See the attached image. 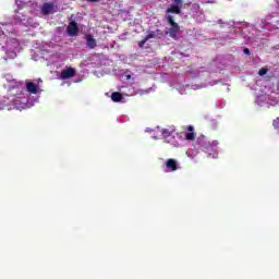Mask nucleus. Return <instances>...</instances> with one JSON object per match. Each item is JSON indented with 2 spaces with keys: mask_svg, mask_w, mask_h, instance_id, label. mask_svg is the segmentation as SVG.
I'll return each mask as SVG.
<instances>
[{
  "mask_svg": "<svg viewBox=\"0 0 279 279\" xmlns=\"http://www.w3.org/2000/svg\"><path fill=\"white\" fill-rule=\"evenodd\" d=\"M145 43H147L146 37H144V39L138 43V47H141V48L145 47Z\"/></svg>",
  "mask_w": 279,
  "mask_h": 279,
  "instance_id": "obj_30",
  "label": "nucleus"
},
{
  "mask_svg": "<svg viewBox=\"0 0 279 279\" xmlns=\"http://www.w3.org/2000/svg\"><path fill=\"white\" fill-rule=\"evenodd\" d=\"M239 27H238V32L239 34H241L243 32V27H247L250 24L242 22V23H238Z\"/></svg>",
  "mask_w": 279,
  "mask_h": 279,
  "instance_id": "obj_26",
  "label": "nucleus"
},
{
  "mask_svg": "<svg viewBox=\"0 0 279 279\" xmlns=\"http://www.w3.org/2000/svg\"><path fill=\"white\" fill-rule=\"evenodd\" d=\"M145 38H146V40H149L151 38H156V32L148 33Z\"/></svg>",
  "mask_w": 279,
  "mask_h": 279,
  "instance_id": "obj_27",
  "label": "nucleus"
},
{
  "mask_svg": "<svg viewBox=\"0 0 279 279\" xmlns=\"http://www.w3.org/2000/svg\"><path fill=\"white\" fill-rule=\"evenodd\" d=\"M2 38H5V34L0 29V40H2Z\"/></svg>",
  "mask_w": 279,
  "mask_h": 279,
  "instance_id": "obj_31",
  "label": "nucleus"
},
{
  "mask_svg": "<svg viewBox=\"0 0 279 279\" xmlns=\"http://www.w3.org/2000/svg\"><path fill=\"white\" fill-rule=\"evenodd\" d=\"M27 3H29V0H15V5H17V8H20V10L22 8H25L27 5Z\"/></svg>",
  "mask_w": 279,
  "mask_h": 279,
  "instance_id": "obj_21",
  "label": "nucleus"
},
{
  "mask_svg": "<svg viewBox=\"0 0 279 279\" xmlns=\"http://www.w3.org/2000/svg\"><path fill=\"white\" fill-rule=\"evenodd\" d=\"M121 93L126 97H134V95H138V94L145 95V90L137 89L136 87H134V85L122 86Z\"/></svg>",
  "mask_w": 279,
  "mask_h": 279,
  "instance_id": "obj_7",
  "label": "nucleus"
},
{
  "mask_svg": "<svg viewBox=\"0 0 279 279\" xmlns=\"http://www.w3.org/2000/svg\"><path fill=\"white\" fill-rule=\"evenodd\" d=\"M219 81H213L209 83H202L201 85H186V88H191L192 90H198V88H206L207 86H215Z\"/></svg>",
  "mask_w": 279,
  "mask_h": 279,
  "instance_id": "obj_14",
  "label": "nucleus"
},
{
  "mask_svg": "<svg viewBox=\"0 0 279 279\" xmlns=\"http://www.w3.org/2000/svg\"><path fill=\"white\" fill-rule=\"evenodd\" d=\"M245 56H250V50L247 48H244Z\"/></svg>",
  "mask_w": 279,
  "mask_h": 279,
  "instance_id": "obj_32",
  "label": "nucleus"
},
{
  "mask_svg": "<svg viewBox=\"0 0 279 279\" xmlns=\"http://www.w3.org/2000/svg\"><path fill=\"white\" fill-rule=\"evenodd\" d=\"M12 110L13 109V105H12V99L10 100V98H2L0 100V110Z\"/></svg>",
  "mask_w": 279,
  "mask_h": 279,
  "instance_id": "obj_15",
  "label": "nucleus"
},
{
  "mask_svg": "<svg viewBox=\"0 0 279 279\" xmlns=\"http://www.w3.org/2000/svg\"><path fill=\"white\" fill-rule=\"evenodd\" d=\"M196 145L199 149L205 150L206 154H208L211 158H217V150H215V147L219 145V142L213 141L211 144L206 141V136L201 135L196 140Z\"/></svg>",
  "mask_w": 279,
  "mask_h": 279,
  "instance_id": "obj_4",
  "label": "nucleus"
},
{
  "mask_svg": "<svg viewBox=\"0 0 279 279\" xmlns=\"http://www.w3.org/2000/svg\"><path fill=\"white\" fill-rule=\"evenodd\" d=\"M272 125L275 128V130H277V132H279V118H277L274 122Z\"/></svg>",
  "mask_w": 279,
  "mask_h": 279,
  "instance_id": "obj_29",
  "label": "nucleus"
},
{
  "mask_svg": "<svg viewBox=\"0 0 279 279\" xmlns=\"http://www.w3.org/2000/svg\"><path fill=\"white\" fill-rule=\"evenodd\" d=\"M8 88L10 93H12V90L20 93L15 95V98H12V106L15 110H25V108H29L27 105V98H25V94L21 90V88H23V84L16 82V80H11L9 81Z\"/></svg>",
  "mask_w": 279,
  "mask_h": 279,
  "instance_id": "obj_1",
  "label": "nucleus"
},
{
  "mask_svg": "<svg viewBox=\"0 0 279 279\" xmlns=\"http://www.w3.org/2000/svg\"><path fill=\"white\" fill-rule=\"evenodd\" d=\"M203 3H210V1H208V0H203Z\"/></svg>",
  "mask_w": 279,
  "mask_h": 279,
  "instance_id": "obj_34",
  "label": "nucleus"
},
{
  "mask_svg": "<svg viewBox=\"0 0 279 279\" xmlns=\"http://www.w3.org/2000/svg\"><path fill=\"white\" fill-rule=\"evenodd\" d=\"M166 168L168 171H178V161L175 159H168L166 161Z\"/></svg>",
  "mask_w": 279,
  "mask_h": 279,
  "instance_id": "obj_16",
  "label": "nucleus"
},
{
  "mask_svg": "<svg viewBox=\"0 0 279 279\" xmlns=\"http://www.w3.org/2000/svg\"><path fill=\"white\" fill-rule=\"evenodd\" d=\"M192 14H199L202 12V10L199 9V4L194 3L192 4Z\"/></svg>",
  "mask_w": 279,
  "mask_h": 279,
  "instance_id": "obj_22",
  "label": "nucleus"
},
{
  "mask_svg": "<svg viewBox=\"0 0 279 279\" xmlns=\"http://www.w3.org/2000/svg\"><path fill=\"white\" fill-rule=\"evenodd\" d=\"M199 73H204V70H198L197 72H187V77H199Z\"/></svg>",
  "mask_w": 279,
  "mask_h": 279,
  "instance_id": "obj_23",
  "label": "nucleus"
},
{
  "mask_svg": "<svg viewBox=\"0 0 279 279\" xmlns=\"http://www.w3.org/2000/svg\"><path fill=\"white\" fill-rule=\"evenodd\" d=\"M197 154V150L193 149V148H189L186 150V156H189V158H195V155Z\"/></svg>",
  "mask_w": 279,
  "mask_h": 279,
  "instance_id": "obj_25",
  "label": "nucleus"
},
{
  "mask_svg": "<svg viewBox=\"0 0 279 279\" xmlns=\"http://www.w3.org/2000/svg\"><path fill=\"white\" fill-rule=\"evenodd\" d=\"M57 12H60V7L58 5V1L46 2L40 8V13L44 16H49V14H56Z\"/></svg>",
  "mask_w": 279,
  "mask_h": 279,
  "instance_id": "obj_5",
  "label": "nucleus"
},
{
  "mask_svg": "<svg viewBox=\"0 0 279 279\" xmlns=\"http://www.w3.org/2000/svg\"><path fill=\"white\" fill-rule=\"evenodd\" d=\"M37 84H43V80H41V78H38V80H37Z\"/></svg>",
  "mask_w": 279,
  "mask_h": 279,
  "instance_id": "obj_33",
  "label": "nucleus"
},
{
  "mask_svg": "<svg viewBox=\"0 0 279 279\" xmlns=\"http://www.w3.org/2000/svg\"><path fill=\"white\" fill-rule=\"evenodd\" d=\"M163 138H169V136H171L173 134V131H170L168 129H163L161 132Z\"/></svg>",
  "mask_w": 279,
  "mask_h": 279,
  "instance_id": "obj_24",
  "label": "nucleus"
},
{
  "mask_svg": "<svg viewBox=\"0 0 279 279\" xmlns=\"http://www.w3.org/2000/svg\"><path fill=\"white\" fill-rule=\"evenodd\" d=\"M277 3H279V0H276Z\"/></svg>",
  "mask_w": 279,
  "mask_h": 279,
  "instance_id": "obj_39",
  "label": "nucleus"
},
{
  "mask_svg": "<svg viewBox=\"0 0 279 279\" xmlns=\"http://www.w3.org/2000/svg\"><path fill=\"white\" fill-rule=\"evenodd\" d=\"M88 1H90L92 3H95V1H97V0H88Z\"/></svg>",
  "mask_w": 279,
  "mask_h": 279,
  "instance_id": "obj_37",
  "label": "nucleus"
},
{
  "mask_svg": "<svg viewBox=\"0 0 279 279\" xmlns=\"http://www.w3.org/2000/svg\"><path fill=\"white\" fill-rule=\"evenodd\" d=\"M267 71H269L267 68H262L258 72V75L263 76V75H267Z\"/></svg>",
  "mask_w": 279,
  "mask_h": 279,
  "instance_id": "obj_28",
  "label": "nucleus"
},
{
  "mask_svg": "<svg viewBox=\"0 0 279 279\" xmlns=\"http://www.w3.org/2000/svg\"><path fill=\"white\" fill-rule=\"evenodd\" d=\"M180 95H184V92L183 90H179Z\"/></svg>",
  "mask_w": 279,
  "mask_h": 279,
  "instance_id": "obj_35",
  "label": "nucleus"
},
{
  "mask_svg": "<svg viewBox=\"0 0 279 279\" xmlns=\"http://www.w3.org/2000/svg\"><path fill=\"white\" fill-rule=\"evenodd\" d=\"M168 23L171 25L169 31L166 32V34H169L170 38H178V34H180V25L173 21V15H168Z\"/></svg>",
  "mask_w": 279,
  "mask_h": 279,
  "instance_id": "obj_6",
  "label": "nucleus"
},
{
  "mask_svg": "<svg viewBox=\"0 0 279 279\" xmlns=\"http://www.w3.org/2000/svg\"><path fill=\"white\" fill-rule=\"evenodd\" d=\"M21 47V43L16 38L12 37H5L0 39V49L4 51L3 60L8 62V60H14L16 58V51H19V48Z\"/></svg>",
  "mask_w": 279,
  "mask_h": 279,
  "instance_id": "obj_2",
  "label": "nucleus"
},
{
  "mask_svg": "<svg viewBox=\"0 0 279 279\" xmlns=\"http://www.w3.org/2000/svg\"><path fill=\"white\" fill-rule=\"evenodd\" d=\"M255 104L257 106H276L278 100H272L268 95H260L256 97Z\"/></svg>",
  "mask_w": 279,
  "mask_h": 279,
  "instance_id": "obj_8",
  "label": "nucleus"
},
{
  "mask_svg": "<svg viewBox=\"0 0 279 279\" xmlns=\"http://www.w3.org/2000/svg\"><path fill=\"white\" fill-rule=\"evenodd\" d=\"M167 14H180L182 12V0H174L173 4L167 9Z\"/></svg>",
  "mask_w": 279,
  "mask_h": 279,
  "instance_id": "obj_10",
  "label": "nucleus"
},
{
  "mask_svg": "<svg viewBox=\"0 0 279 279\" xmlns=\"http://www.w3.org/2000/svg\"><path fill=\"white\" fill-rule=\"evenodd\" d=\"M86 45L89 49H95L97 47V40L93 38V35H86Z\"/></svg>",
  "mask_w": 279,
  "mask_h": 279,
  "instance_id": "obj_17",
  "label": "nucleus"
},
{
  "mask_svg": "<svg viewBox=\"0 0 279 279\" xmlns=\"http://www.w3.org/2000/svg\"><path fill=\"white\" fill-rule=\"evenodd\" d=\"M26 90L27 93H31V95H38V93H40V86L32 81H28L26 82Z\"/></svg>",
  "mask_w": 279,
  "mask_h": 279,
  "instance_id": "obj_11",
  "label": "nucleus"
},
{
  "mask_svg": "<svg viewBox=\"0 0 279 279\" xmlns=\"http://www.w3.org/2000/svg\"><path fill=\"white\" fill-rule=\"evenodd\" d=\"M75 76V69L68 68L61 72V80H71Z\"/></svg>",
  "mask_w": 279,
  "mask_h": 279,
  "instance_id": "obj_13",
  "label": "nucleus"
},
{
  "mask_svg": "<svg viewBox=\"0 0 279 279\" xmlns=\"http://www.w3.org/2000/svg\"><path fill=\"white\" fill-rule=\"evenodd\" d=\"M66 32L70 36H77V34H80V27L77 26V24L73 21L70 22V24L68 25Z\"/></svg>",
  "mask_w": 279,
  "mask_h": 279,
  "instance_id": "obj_12",
  "label": "nucleus"
},
{
  "mask_svg": "<svg viewBox=\"0 0 279 279\" xmlns=\"http://www.w3.org/2000/svg\"><path fill=\"white\" fill-rule=\"evenodd\" d=\"M213 65L216 66L217 65V61H214Z\"/></svg>",
  "mask_w": 279,
  "mask_h": 279,
  "instance_id": "obj_36",
  "label": "nucleus"
},
{
  "mask_svg": "<svg viewBox=\"0 0 279 279\" xmlns=\"http://www.w3.org/2000/svg\"><path fill=\"white\" fill-rule=\"evenodd\" d=\"M121 77L125 82H130V80H132V72L130 70H126L121 74Z\"/></svg>",
  "mask_w": 279,
  "mask_h": 279,
  "instance_id": "obj_19",
  "label": "nucleus"
},
{
  "mask_svg": "<svg viewBox=\"0 0 279 279\" xmlns=\"http://www.w3.org/2000/svg\"><path fill=\"white\" fill-rule=\"evenodd\" d=\"M269 21H271V16H267L265 20L257 22L256 27L258 29H267L268 32H271L275 29V26Z\"/></svg>",
  "mask_w": 279,
  "mask_h": 279,
  "instance_id": "obj_9",
  "label": "nucleus"
},
{
  "mask_svg": "<svg viewBox=\"0 0 279 279\" xmlns=\"http://www.w3.org/2000/svg\"><path fill=\"white\" fill-rule=\"evenodd\" d=\"M187 130L190 133L185 134V138L186 141H193V138H195V133H193V126H189Z\"/></svg>",
  "mask_w": 279,
  "mask_h": 279,
  "instance_id": "obj_20",
  "label": "nucleus"
},
{
  "mask_svg": "<svg viewBox=\"0 0 279 279\" xmlns=\"http://www.w3.org/2000/svg\"><path fill=\"white\" fill-rule=\"evenodd\" d=\"M14 25H24V27H38V23L34 22V19L27 17V15H16L13 22L5 24V32L9 34H16V31H14Z\"/></svg>",
  "mask_w": 279,
  "mask_h": 279,
  "instance_id": "obj_3",
  "label": "nucleus"
},
{
  "mask_svg": "<svg viewBox=\"0 0 279 279\" xmlns=\"http://www.w3.org/2000/svg\"><path fill=\"white\" fill-rule=\"evenodd\" d=\"M111 99L114 102H119L120 101L121 104H123V93L122 94L119 93V92L112 93L111 94Z\"/></svg>",
  "mask_w": 279,
  "mask_h": 279,
  "instance_id": "obj_18",
  "label": "nucleus"
},
{
  "mask_svg": "<svg viewBox=\"0 0 279 279\" xmlns=\"http://www.w3.org/2000/svg\"><path fill=\"white\" fill-rule=\"evenodd\" d=\"M145 93H149V90L147 89V90H145Z\"/></svg>",
  "mask_w": 279,
  "mask_h": 279,
  "instance_id": "obj_38",
  "label": "nucleus"
}]
</instances>
